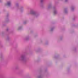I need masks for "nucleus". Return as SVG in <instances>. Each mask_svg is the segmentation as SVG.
<instances>
[{"instance_id":"f03ea898","label":"nucleus","mask_w":78,"mask_h":78,"mask_svg":"<svg viewBox=\"0 0 78 78\" xmlns=\"http://www.w3.org/2000/svg\"><path fill=\"white\" fill-rule=\"evenodd\" d=\"M55 12H54V14H55Z\"/></svg>"},{"instance_id":"f257e3e1","label":"nucleus","mask_w":78,"mask_h":78,"mask_svg":"<svg viewBox=\"0 0 78 78\" xmlns=\"http://www.w3.org/2000/svg\"><path fill=\"white\" fill-rule=\"evenodd\" d=\"M10 4H11V3H10V2H8L7 3V5H8V6H9V5H10Z\"/></svg>"}]
</instances>
